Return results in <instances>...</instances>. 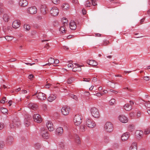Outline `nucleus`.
Wrapping results in <instances>:
<instances>
[{
  "label": "nucleus",
  "mask_w": 150,
  "mask_h": 150,
  "mask_svg": "<svg viewBox=\"0 0 150 150\" xmlns=\"http://www.w3.org/2000/svg\"><path fill=\"white\" fill-rule=\"evenodd\" d=\"M129 137V132L124 133L121 136L122 140L123 141L127 140Z\"/></svg>",
  "instance_id": "obj_21"
},
{
  "label": "nucleus",
  "mask_w": 150,
  "mask_h": 150,
  "mask_svg": "<svg viewBox=\"0 0 150 150\" xmlns=\"http://www.w3.org/2000/svg\"><path fill=\"white\" fill-rule=\"evenodd\" d=\"M19 125H20V122L19 121H17L16 123L14 120L13 121V123L10 124V127L11 128H14L16 126L17 127Z\"/></svg>",
  "instance_id": "obj_22"
},
{
  "label": "nucleus",
  "mask_w": 150,
  "mask_h": 150,
  "mask_svg": "<svg viewBox=\"0 0 150 150\" xmlns=\"http://www.w3.org/2000/svg\"><path fill=\"white\" fill-rule=\"evenodd\" d=\"M3 6L2 3L0 2V15L3 12V9L2 7Z\"/></svg>",
  "instance_id": "obj_44"
},
{
  "label": "nucleus",
  "mask_w": 150,
  "mask_h": 150,
  "mask_svg": "<svg viewBox=\"0 0 150 150\" xmlns=\"http://www.w3.org/2000/svg\"><path fill=\"white\" fill-rule=\"evenodd\" d=\"M21 23L19 21L15 20L12 23V27L15 29H17L19 27Z\"/></svg>",
  "instance_id": "obj_16"
},
{
  "label": "nucleus",
  "mask_w": 150,
  "mask_h": 150,
  "mask_svg": "<svg viewBox=\"0 0 150 150\" xmlns=\"http://www.w3.org/2000/svg\"><path fill=\"white\" fill-rule=\"evenodd\" d=\"M137 144L136 142L132 144L129 148L130 150H137Z\"/></svg>",
  "instance_id": "obj_28"
},
{
  "label": "nucleus",
  "mask_w": 150,
  "mask_h": 150,
  "mask_svg": "<svg viewBox=\"0 0 150 150\" xmlns=\"http://www.w3.org/2000/svg\"><path fill=\"white\" fill-rule=\"evenodd\" d=\"M4 146V144L3 141L0 142V149L3 148Z\"/></svg>",
  "instance_id": "obj_51"
},
{
  "label": "nucleus",
  "mask_w": 150,
  "mask_h": 150,
  "mask_svg": "<svg viewBox=\"0 0 150 150\" xmlns=\"http://www.w3.org/2000/svg\"><path fill=\"white\" fill-rule=\"evenodd\" d=\"M27 11L30 14H35L37 12V8L35 6H31L28 8Z\"/></svg>",
  "instance_id": "obj_8"
},
{
  "label": "nucleus",
  "mask_w": 150,
  "mask_h": 150,
  "mask_svg": "<svg viewBox=\"0 0 150 150\" xmlns=\"http://www.w3.org/2000/svg\"><path fill=\"white\" fill-rule=\"evenodd\" d=\"M74 122L76 125H79L82 122L81 116L79 114L76 115L74 117Z\"/></svg>",
  "instance_id": "obj_3"
},
{
  "label": "nucleus",
  "mask_w": 150,
  "mask_h": 150,
  "mask_svg": "<svg viewBox=\"0 0 150 150\" xmlns=\"http://www.w3.org/2000/svg\"><path fill=\"white\" fill-rule=\"evenodd\" d=\"M40 11L43 15H45L46 14L47 11V5L46 3L42 4L40 8Z\"/></svg>",
  "instance_id": "obj_11"
},
{
  "label": "nucleus",
  "mask_w": 150,
  "mask_h": 150,
  "mask_svg": "<svg viewBox=\"0 0 150 150\" xmlns=\"http://www.w3.org/2000/svg\"><path fill=\"white\" fill-rule=\"evenodd\" d=\"M97 5L95 0H87L86 1L85 4V6L87 7H90L92 5L95 6Z\"/></svg>",
  "instance_id": "obj_7"
},
{
  "label": "nucleus",
  "mask_w": 150,
  "mask_h": 150,
  "mask_svg": "<svg viewBox=\"0 0 150 150\" xmlns=\"http://www.w3.org/2000/svg\"><path fill=\"white\" fill-rule=\"evenodd\" d=\"M34 77V76L32 74H30L28 76V78L30 80H32V78Z\"/></svg>",
  "instance_id": "obj_56"
},
{
  "label": "nucleus",
  "mask_w": 150,
  "mask_h": 150,
  "mask_svg": "<svg viewBox=\"0 0 150 150\" xmlns=\"http://www.w3.org/2000/svg\"><path fill=\"white\" fill-rule=\"evenodd\" d=\"M86 123L87 127L89 128H92L96 125L94 121L90 118H88L87 119Z\"/></svg>",
  "instance_id": "obj_5"
},
{
  "label": "nucleus",
  "mask_w": 150,
  "mask_h": 150,
  "mask_svg": "<svg viewBox=\"0 0 150 150\" xmlns=\"http://www.w3.org/2000/svg\"><path fill=\"white\" fill-rule=\"evenodd\" d=\"M74 64L76 65V67H74L72 69V71L74 72H76L77 71H81V66L79 64L77 63H74Z\"/></svg>",
  "instance_id": "obj_20"
},
{
  "label": "nucleus",
  "mask_w": 150,
  "mask_h": 150,
  "mask_svg": "<svg viewBox=\"0 0 150 150\" xmlns=\"http://www.w3.org/2000/svg\"><path fill=\"white\" fill-rule=\"evenodd\" d=\"M5 38L6 40L8 41L12 40L14 38L13 36H6Z\"/></svg>",
  "instance_id": "obj_34"
},
{
  "label": "nucleus",
  "mask_w": 150,
  "mask_h": 150,
  "mask_svg": "<svg viewBox=\"0 0 150 150\" xmlns=\"http://www.w3.org/2000/svg\"><path fill=\"white\" fill-rule=\"evenodd\" d=\"M35 147L36 149H38L40 148V146L39 144H36L35 145Z\"/></svg>",
  "instance_id": "obj_59"
},
{
  "label": "nucleus",
  "mask_w": 150,
  "mask_h": 150,
  "mask_svg": "<svg viewBox=\"0 0 150 150\" xmlns=\"http://www.w3.org/2000/svg\"><path fill=\"white\" fill-rule=\"evenodd\" d=\"M28 4V1L26 0H20L19 2V5L22 7H25L27 6Z\"/></svg>",
  "instance_id": "obj_23"
},
{
  "label": "nucleus",
  "mask_w": 150,
  "mask_h": 150,
  "mask_svg": "<svg viewBox=\"0 0 150 150\" xmlns=\"http://www.w3.org/2000/svg\"><path fill=\"white\" fill-rule=\"evenodd\" d=\"M35 95H36L37 98L40 100H43L46 98V95L44 93L41 92L38 93L37 92L35 94L33 95L32 96H33Z\"/></svg>",
  "instance_id": "obj_6"
},
{
  "label": "nucleus",
  "mask_w": 150,
  "mask_h": 150,
  "mask_svg": "<svg viewBox=\"0 0 150 150\" xmlns=\"http://www.w3.org/2000/svg\"><path fill=\"white\" fill-rule=\"evenodd\" d=\"M70 28L72 30H75L76 28V23L74 21H71L69 23Z\"/></svg>",
  "instance_id": "obj_19"
},
{
  "label": "nucleus",
  "mask_w": 150,
  "mask_h": 150,
  "mask_svg": "<svg viewBox=\"0 0 150 150\" xmlns=\"http://www.w3.org/2000/svg\"><path fill=\"white\" fill-rule=\"evenodd\" d=\"M1 112L4 114H5L8 112V110L6 108L3 107L1 108Z\"/></svg>",
  "instance_id": "obj_39"
},
{
  "label": "nucleus",
  "mask_w": 150,
  "mask_h": 150,
  "mask_svg": "<svg viewBox=\"0 0 150 150\" xmlns=\"http://www.w3.org/2000/svg\"><path fill=\"white\" fill-rule=\"evenodd\" d=\"M24 28L26 30H29L30 29V26L27 24H25L24 25Z\"/></svg>",
  "instance_id": "obj_38"
},
{
  "label": "nucleus",
  "mask_w": 150,
  "mask_h": 150,
  "mask_svg": "<svg viewBox=\"0 0 150 150\" xmlns=\"http://www.w3.org/2000/svg\"><path fill=\"white\" fill-rule=\"evenodd\" d=\"M56 134L59 136L61 135L63 133V129L62 127H59L56 129Z\"/></svg>",
  "instance_id": "obj_17"
},
{
  "label": "nucleus",
  "mask_w": 150,
  "mask_h": 150,
  "mask_svg": "<svg viewBox=\"0 0 150 150\" xmlns=\"http://www.w3.org/2000/svg\"><path fill=\"white\" fill-rule=\"evenodd\" d=\"M53 25L54 26H58L59 25V23L57 21L55 20L53 22Z\"/></svg>",
  "instance_id": "obj_45"
},
{
  "label": "nucleus",
  "mask_w": 150,
  "mask_h": 150,
  "mask_svg": "<svg viewBox=\"0 0 150 150\" xmlns=\"http://www.w3.org/2000/svg\"><path fill=\"white\" fill-rule=\"evenodd\" d=\"M59 146L62 148H63L64 147V143L62 142H61L59 143Z\"/></svg>",
  "instance_id": "obj_47"
},
{
  "label": "nucleus",
  "mask_w": 150,
  "mask_h": 150,
  "mask_svg": "<svg viewBox=\"0 0 150 150\" xmlns=\"http://www.w3.org/2000/svg\"><path fill=\"white\" fill-rule=\"evenodd\" d=\"M150 132V128H148L145 129L144 131V134H148Z\"/></svg>",
  "instance_id": "obj_41"
},
{
  "label": "nucleus",
  "mask_w": 150,
  "mask_h": 150,
  "mask_svg": "<svg viewBox=\"0 0 150 150\" xmlns=\"http://www.w3.org/2000/svg\"><path fill=\"white\" fill-rule=\"evenodd\" d=\"M70 97L73 98L76 101L78 100V97L77 96H76L75 95H74L73 94H71L70 95Z\"/></svg>",
  "instance_id": "obj_40"
},
{
  "label": "nucleus",
  "mask_w": 150,
  "mask_h": 150,
  "mask_svg": "<svg viewBox=\"0 0 150 150\" xmlns=\"http://www.w3.org/2000/svg\"><path fill=\"white\" fill-rule=\"evenodd\" d=\"M104 93H97L96 94H93L94 95L98 97H100L101 96H103Z\"/></svg>",
  "instance_id": "obj_52"
},
{
  "label": "nucleus",
  "mask_w": 150,
  "mask_h": 150,
  "mask_svg": "<svg viewBox=\"0 0 150 150\" xmlns=\"http://www.w3.org/2000/svg\"><path fill=\"white\" fill-rule=\"evenodd\" d=\"M149 77L148 76H144V80L146 81H148L149 80Z\"/></svg>",
  "instance_id": "obj_57"
},
{
  "label": "nucleus",
  "mask_w": 150,
  "mask_h": 150,
  "mask_svg": "<svg viewBox=\"0 0 150 150\" xmlns=\"http://www.w3.org/2000/svg\"><path fill=\"white\" fill-rule=\"evenodd\" d=\"M83 81H85L89 82L90 81V78H83Z\"/></svg>",
  "instance_id": "obj_61"
},
{
  "label": "nucleus",
  "mask_w": 150,
  "mask_h": 150,
  "mask_svg": "<svg viewBox=\"0 0 150 150\" xmlns=\"http://www.w3.org/2000/svg\"><path fill=\"white\" fill-rule=\"evenodd\" d=\"M6 98L5 97H4L3 98H2V99L1 100V103H5V100H6Z\"/></svg>",
  "instance_id": "obj_55"
},
{
  "label": "nucleus",
  "mask_w": 150,
  "mask_h": 150,
  "mask_svg": "<svg viewBox=\"0 0 150 150\" xmlns=\"http://www.w3.org/2000/svg\"><path fill=\"white\" fill-rule=\"evenodd\" d=\"M68 63H69V64L68 65V67H72L73 66V64L72 63V62L71 61H68Z\"/></svg>",
  "instance_id": "obj_49"
},
{
  "label": "nucleus",
  "mask_w": 150,
  "mask_h": 150,
  "mask_svg": "<svg viewBox=\"0 0 150 150\" xmlns=\"http://www.w3.org/2000/svg\"><path fill=\"white\" fill-rule=\"evenodd\" d=\"M59 62V60L57 59H56L55 60H54V62L53 64H58Z\"/></svg>",
  "instance_id": "obj_63"
},
{
  "label": "nucleus",
  "mask_w": 150,
  "mask_h": 150,
  "mask_svg": "<svg viewBox=\"0 0 150 150\" xmlns=\"http://www.w3.org/2000/svg\"><path fill=\"white\" fill-rule=\"evenodd\" d=\"M47 61L48 62V63H47V65L50 66L51 64H52L54 63V59L53 58L50 57L48 59Z\"/></svg>",
  "instance_id": "obj_31"
},
{
  "label": "nucleus",
  "mask_w": 150,
  "mask_h": 150,
  "mask_svg": "<svg viewBox=\"0 0 150 150\" xmlns=\"http://www.w3.org/2000/svg\"><path fill=\"white\" fill-rule=\"evenodd\" d=\"M128 129L131 131H133L134 129V126L133 125H129L128 127Z\"/></svg>",
  "instance_id": "obj_43"
},
{
  "label": "nucleus",
  "mask_w": 150,
  "mask_h": 150,
  "mask_svg": "<svg viewBox=\"0 0 150 150\" xmlns=\"http://www.w3.org/2000/svg\"><path fill=\"white\" fill-rule=\"evenodd\" d=\"M104 129L107 132H111L113 130V125L110 122H107L105 124Z\"/></svg>",
  "instance_id": "obj_4"
},
{
  "label": "nucleus",
  "mask_w": 150,
  "mask_h": 150,
  "mask_svg": "<svg viewBox=\"0 0 150 150\" xmlns=\"http://www.w3.org/2000/svg\"><path fill=\"white\" fill-rule=\"evenodd\" d=\"M80 130L81 132H84L85 131V127L84 125H82L80 127Z\"/></svg>",
  "instance_id": "obj_48"
},
{
  "label": "nucleus",
  "mask_w": 150,
  "mask_h": 150,
  "mask_svg": "<svg viewBox=\"0 0 150 150\" xmlns=\"http://www.w3.org/2000/svg\"><path fill=\"white\" fill-rule=\"evenodd\" d=\"M3 19L5 22H8L9 19L8 16L7 14H5L3 16Z\"/></svg>",
  "instance_id": "obj_35"
},
{
  "label": "nucleus",
  "mask_w": 150,
  "mask_h": 150,
  "mask_svg": "<svg viewBox=\"0 0 150 150\" xmlns=\"http://www.w3.org/2000/svg\"><path fill=\"white\" fill-rule=\"evenodd\" d=\"M110 91L111 92L114 93L115 94H117L118 93V92H117L116 91H115V90H113L112 89H110Z\"/></svg>",
  "instance_id": "obj_64"
},
{
  "label": "nucleus",
  "mask_w": 150,
  "mask_h": 150,
  "mask_svg": "<svg viewBox=\"0 0 150 150\" xmlns=\"http://www.w3.org/2000/svg\"><path fill=\"white\" fill-rule=\"evenodd\" d=\"M74 80V78L73 77H71L68 79L67 81V82L69 84H70Z\"/></svg>",
  "instance_id": "obj_46"
},
{
  "label": "nucleus",
  "mask_w": 150,
  "mask_h": 150,
  "mask_svg": "<svg viewBox=\"0 0 150 150\" xmlns=\"http://www.w3.org/2000/svg\"><path fill=\"white\" fill-rule=\"evenodd\" d=\"M143 134V132L140 130H137L135 133V135L137 137H141Z\"/></svg>",
  "instance_id": "obj_29"
},
{
  "label": "nucleus",
  "mask_w": 150,
  "mask_h": 150,
  "mask_svg": "<svg viewBox=\"0 0 150 150\" xmlns=\"http://www.w3.org/2000/svg\"><path fill=\"white\" fill-rule=\"evenodd\" d=\"M69 136L70 138H74V139H75V142L77 143L78 144H80V143L81 141L77 135H75L73 136L72 134H69Z\"/></svg>",
  "instance_id": "obj_15"
},
{
  "label": "nucleus",
  "mask_w": 150,
  "mask_h": 150,
  "mask_svg": "<svg viewBox=\"0 0 150 150\" xmlns=\"http://www.w3.org/2000/svg\"><path fill=\"white\" fill-rule=\"evenodd\" d=\"M62 8L64 10L67 9L69 8V5L68 3H64L62 6Z\"/></svg>",
  "instance_id": "obj_32"
},
{
  "label": "nucleus",
  "mask_w": 150,
  "mask_h": 150,
  "mask_svg": "<svg viewBox=\"0 0 150 150\" xmlns=\"http://www.w3.org/2000/svg\"><path fill=\"white\" fill-rule=\"evenodd\" d=\"M91 112L92 116L95 118H98L100 117L99 112L98 109L95 107L92 108Z\"/></svg>",
  "instance_id": "obj_1"
},
{
  "label": "nucleus",
  "mask_w": 150,
  "mask_h": 150,
  "mask_svg": "<svg viewBox=\"0 0 150 150\" xmlns=\"http://www.w3.org/2000/svg\"><path fill=\"white\" fill-rule=\"evenodd\" d=\"M47 105L46 104H43L42 105V107L44 109H46Z\"/></svg>",
  "instance_id": "obj_62"
},
{
  "label": "nucleus",
  "mask_w": 150,
  "mask_h": 150,
  "mask_svg": "<svg viewBox=\"0 0 150 150\" xmlns=\"http://www.w3.org/2000/svg\"><path fill=\"white\" fill-rule=\"evenodd\" d=\"M135 115V113L134 112H131L129 114L130 116L131 117H133Z\"/></svg>",
  "instance_id": "obj_60"
},
{
  "label": "nucleus",
  "mask_w": 150,
  "mask_h": 150,
  "mask_svg": "<svg viewBox=\"0 0 150 150\" xmlns=\"http://www.w3.org/2000/svg\"><path fill=\"white\" fill-rule=\"evenodd\" d=\"M50 15L53 16H56L58 15L59 12L58 8L56 7L52 8L49 11Z\"/></svg>",
  "instance_id": "obj_2"
},
{
  "label": "nucleus",
  "mask_w": 150,
  "mask_h": 150,
  "mask_svg": "<svg viewBox=\"0 0 150 150\" xmlns=\"http://www.w3.org/2000/svg\"><path fill=\"white\" fill-rule=\"evenodd\" d=\"M103 140V142L105 143H108L110 141V140L108 137L107 136H104V137Z\"/></svg>",
  "instance_id": "obj_33"
},
{
  "label": "nucleus",
  "mask_w": 150,
  "mask_h": 150,
  "mask_svg": "<svg viewBox=\"0 0 150 150\" xmlns=\"http://www.w3.org/2000/svg\"><path fill=\"white\" fill-rule=\"evenodd\" d=\"M87 62L88 64L92 66H96L98 64L96 61L93 60H88Z\"/></svg>",
  "instance_id": "obj_24"
},
{
  "label": "nucleus",
  "mask_w": 150,
  "mask_h": 150,
  "mask_svg": "<svg viewBox=\"0 0 150 150\" xmlns=\"http://www.w3.org/2000/svg\"><path fill=\"white\" fill-rule=\"evenodd\" d=\"M115 102V99H111L109 101V104L110 105H113L114 104Z\"/></svg>",
  "instance_id": "obj_42"
},
{
  "label": "nucleus",
  "mask_w": 150,
  "mask_h": 150,
  "mask_svg": "<svg viewBox=\"0 0 150 150\" xmlns=\"http://www.w3.org/2000/svg\"><path fill=\"white\" fill-rule=\"evenodd\" d=\"M28 107L31 109L35 110L37 109L38 105L32 103H30L28 105Z\"/></svg>",
  "instance_id": "obj_25"
},
{
  "label": "nucleus",
  "mask_w": 150,
  "mask_h": 150,
  "mask_svg": "<svg viewBox=\"0 0 150 150\" xmlns=\"http://www.w3.org/2000/svg\"><path fill=\"white\" fill-rule=\"evenodd\" d=\"M52 2L54 4H57L59 3V0H52Z\"/></svg>",
  "instance_id": "obj_50"
},
{
  "label": "nucleus",
  "mask_w": 150,
  "mask_h": 150,
  "mask_svg": "<svg viewBox=\"0 0 150 150\" xmlns=\"http://www.w3.org/2000/svg\"><path fill=\"white\" fill-rule=\"evenodd\" d=\"M41 135L42 138L46 141L47 139V129L45 128H42L41 130Z\"/></svg>",
  "instance_id": "obj_10"
},
{
  "label": "nucleus",
  "mask_w": 150,
  "mask_h": 150,
  "mask_svg": "<svg viewBox=\"0 0 150 150\" xmlns=\"http://www.w3.org/2000/svg\"><path fill=\"white\" fill-rule=\"evenodd\" d=\"M30 118L28 117V118H25L24 120V124L25 127H28L30 125Z\"/></svg>",
  "instance_id": "obj_27"
},
{
  "label": "nucleus",
  "mask_w": 150,
  "mask_h": 150,
  "mask_svg": "<svg viewBox=\"0 0 150 150\" xmlns=\"http://www.w3.org/2000/svg\"><path fill=\"white\" fill-rule=\"evenodd\" d=\"M124 109L127 111H129L132 108V105H130L129 104H127L124 106Z\"/></svg>",
  "instance_id": "obj_30"
},
{
  "label": "nucleus",
  "mask_w": 150,
  "mask_h": 150,
  "mask_svg": "<svg viewBox=\"0 0 150 150\" xmlns=\"http://www.w3.org/2000/svg\"><path fill=\"white\" fill-rule=\"evenodd\" d=\"M59 31L62 33H65L66 30L65 29V26L64 25L63 26H61L60 28Z\"/></svg>",
  "instance_id": "obj_36"
},
{
  "label": "nucleus",
  "mask_w": 150,
  "mask_h": 150,
  "mask_svg": "<svg viewBox=\"0 0 150 150\" xmlns=\"http://www.w3.org/2000/svg\"><path fill=\"white\" fill-rule=\"evenodd\" d=\"M54 129V126L51 121H47V130L50 132L53 131Z\"/></svg>",
  "instance_id": "obj_14"
},
{
  "label": "nucleus",
  "mask_w": 150,
  "mask_h": 150,
  "mask_svg": "<svg viewBox=\"0 0 150 150\" xmlns=\"http://www.w3.org/2000/svg\"><path fill=\"white\" fill-rule=\"evenodd\" d=\"M70 108L67 106H64L62 107L61 109V112L64 115H67L69 113Z\"/></svg>",
  "instance_id": "obj_9"
},
{
  "label": "nucleus",
  "mask_w": 150,
  "mask_h": 150,
  "mask_svg": "<svg viewBox=\"0 0 150 150\" xmlns=\"http://www.w3.org/2000/svg\"><path fill=\"white\" fill-rule=\"evenodd\" d=\"M13 137L9 136L7 138L6 141V144L8 145H10L13 143Z\"/></svg>",
  "instance_id": "obj_18"
},
{
  "label": "nucleus",
  "mask_w": 150,
  "mask_h": 150,
  "mask_svg": "<svg viewBox=\"0 0 150 150\" xmlns=\"http://www.w3.org/2000/svg\"><path fill=\"white\" fill-rule=\"evenodd\" d=\"M12 28L11 27H8L7 28V29H6L5 30H4V32L7 33H9L10 31H11Z\"/></svg>",
  "instance_id": "obj_37"
},
{
  "label": "nucleus",
  "mask_w": 150,
  "mask_h": 150,
  "mask_svg": "<svg viewBox=\"0 0 150 150\" xmlns=\"http://www.w3.org/2000/svg\"><path fill=\"white\" fill-rule=\"evenodd\" d=\"M150 102L149 101L148 102H146V103L145 104V106L148 108H150Z\"/></svg>",
  "instance_id": "obj_54"
},
{
  "label": "nucleus",
  "mask_w": 150,
  "mask_h": 150,
  "mask_svg": "<svg viewBox=\"0 0 150 150\" xmlns=\"http://www.w3.org/2000/svg\"><path fill=\"white\" fill-rule=\"evenodd\" d=\"M4 124L3 122H0V130H2L4 128Z\"/></svg>",
  "instance_id": "obj_53"
},
{
  "label": "nucleus",
  "mask_w": 150,
  "mask_h": 150,
  "mask_svg": "<svg viewBox=\"0 0 150 150\" xmlns=\"http://www.w3.org/2000/svg\"><path fill=\"white\" fill-rule=\"evenodd\" d=\"M56 98V96L55 95L51 94L47 98V101L50 102H52L55 100Z\"/></svg>",
  "instance_id": "obj_26"
},
{
  "label": "nucleus",
  "mask_w": 150,
  "mask_h": 150,
  "mask_svg": "<svg viewBox=\"0 0 150 150\" xmlns=\"http://www.w3.org/2000/svg\"><path fill=\"white\" fill-rule=\"evenodd\" d=\"M34 121L38 123H40L42 121L41 116L38 114H35L33 116Z\"/></svg>",
  "instance_id": "obj_12"
},
{
  "label": "nucleus",
  "mask_w": 150,
  "mask_h": 150,
  "mask_svg": "<svg viewBox=\"0 0 150 150\" xmlns=\"http://www.w3.org/2000/svg\"><path fill=\"white\" fill-rule=\"evenodd\" d=\"M118 118L119 120L123 123H126L128 121V119L127 117L123 115H120Z\"/></svg>",
  "instance_id": "obj_13"
},
{
  "label": "nucleus",
  "mask_w": 150,
  "mask_h": 150,
  "mask_svg": "<svg viewBox=\"0 0 150 150\" xmlns=\"http://www.w3.org/2000/svg\"><path fill=\"white\" fill-rule=\"evenodd\" d=\"M14 1L12 0H10L8 2V4L9 5H11L13 4Z\"/></svg>",
  "instance_id": "obj_58"
}]
</instances>
